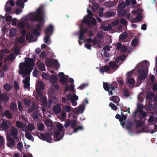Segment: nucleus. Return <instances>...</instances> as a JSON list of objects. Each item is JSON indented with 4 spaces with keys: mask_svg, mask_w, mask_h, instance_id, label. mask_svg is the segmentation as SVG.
<instances>
[{
    "mask_svg": "<svg viewBox=\"0 0 157 157\" xmlns=\"http://www.w3.org/2000/svg\"><path fill=\"white\" fill-rule=\"evenodd\" d=\"M35 62L32 58H25L24 62L21 63L19 65L18 73L19 75H22L23 78L25 76L30 75L34 66Z\"/></svg>",
    "mask_w": 157,
    "mask_h": 157,
    "instance_id": "obj_1",
    "label": "nucleus"
},
{
    "mask_svg": "<svg viewBox=\"0 0 157 157\" xmlns=\"http://www.w3.org/2000/svg\"><path fill=\"white\" fill-rule=\"evenodd\" d=\"M57 130L54 132V140L55 141H58L62 139L64 135V131L63 130V128L62 124L59 123L56 125Z\"/></svg>",
    "mask_w": 157,
    "mask_h": 157,
    "instance_id": "obj_2",
    "label": "nucleus"
},
{
    "mask_svg": "<svg viewBox=\"0 0 157 157\" xmlns=\"http://www.w3.org/2000/svg\"><path fill=\"white\" fill-rule=\"evenodd\" d=\"M43 10V9L42 8H38L36 12L30 17V20L33 22L34 21L37 22L42 21L43 20V17L42 16Z\"/></svg>",
    "mask_w": 157,
    "mask_h": 157,
    "instance_id": "obj_3",
    "label": "nucleus"
},
{
    "mask_svg": "<svg viewBox=\"0 0 157 157\" xmlns=\"http://www.w3.org/2000/svg\"><path fill=\"white\" fill-rule=\"evenodd\" d=\"M43 10V9L42 8H38L36 12L30 17V20L33 22L34 21L37 22L42 21L43 20V17L42 16Z\"/></svg>",
    "mask_w": 157,
    "mask_h": 157,
    "instance_id": "obj_4",
    "label": "nucleus"
},
{
    "mask_svg": "<svg viewBox=\"0 0 157 157\" xmlns=\"http://www.w3.org/2000/svg\"><path fill=\"white\" fill-rule=\"evenodd\" d=\"M82 23H84L89 28H92L96 25L97 21L96 19L92 16H88L84 17Z\"/></svg>",
    "mask_w": 157,
    "mask_h": 157,
    "instance_id": "obj_5",
    "label": "nucleus"
},
{
    "mask_svg": "<svg viewBox=\"0 0 157 157\" xmlns=\"http://www.w3.org/2000/svg\"><path fill=\"white\" fill-rule=\"evenodd\" d=\"M54 30L53 26L50 25L47 29L45 30V36L44 38V41L46 44H48L50 40V37L53 33Z\"/></svg>",
    "mask_w": 157,
    "mask_h": 157,
    "instance_id": "obj_6",
    "label": "nucleus"
},
{
    "mask_svg": "<svg viewBox=\"0 0 157 157\" xmlns=\"http://www.w3.org/2000/svg\"><path fill=\"white\" fill-rule=\"evenodd\" d=\"M103 87L104 90L108 92L110 95H113L112 91L115 89L114 87L111 84L107 82H103Z\"/></svg>",
    "mask_w": 157,
    "mask_h": 157,
    "instance_id": "obj_7",
    "label": "nucleus"
},
{
    "mask_svg": "<svg viewBox=\"0 0 157 157\" xmlns=\"http://www.w3.org/2000/svg\"><path fill=\"white\" fill-rule=\"evenodd\" d=\"M138 73L140 75L138 76L137 80L141 81L145 79L147 77L146 70L145 69H139L137 71Z\"/></svg>",
    "mask_w": 157,
    "mask_h": 157,
    "instance_id": "obj_8",
    "label": "nucleus"
},
{
    "mask_svg": "<svg viewBox=\"0 0 157 157\" xmlns=\"http://www.w3.org/2000/svg\"><path fill=\"white\" fill-rule=\"evenodd\" d=\"M40 137H39L40 139L43 140H45L48 142L50 143L52 140V138L50 135L47 133L44 134L42 133H40Z\"/></svg>",
    "mask_w": 157,
    "mask_h": 157,
    "instance_id": "obj_9",
    "label": "nucleus"
},
{
    "mask_svg": "<svg viewBox=\"0 0 157 157\" xmlns=\"http://www.w3.org/2000/svg\"><path fill=\"white\" fill-rule=\"evenodd\" d=\"M88 32V30L87 28H84L81 29L80 30V34L79 36V39L80 40H84V35Z\"/></svg>",
    "mask_w": 157,
    "mask_h": 157,
    "instance_id": "obj_10",
    "label": "nucleus"
},
{
    "mask_svg": "<svg viewBox=\"0 0 157 157\" xmlns=\"http://www.w3.org/2000/svg\"><path fill=\"white\" fill-rule=\"evenodd\" d=\"M52 110L55 114H59L62 110L60 105L59 104H58L54 105L53 107Z\"/></svg>",
    "mask_w": 157,
    "mask_h": 157,
    "instance_id": "obj_11",
    "label": "nucleus"
},
{
    "mask_svg": "<svg viewBox=\"0 0 157 157\" xmlns=\"http://www.w3.org/2000/svg\"><path fill=\"white\" fill-rule=\"evenodd\" d=\"M7 145L10 147H13L15 145V140L10 136L7 137Z\"/></svg>",
    "mask_w": 157,
    "mask_h": 157,
    "instance_id": "obj_12",
    "label": "nucleus"
},
{
    "mask_svg": "<svg viewBox=\"0 0 157 157\" xmlns=\"http://www.w3.org/2000/svg\"><path fill=\"white\" fill-rule=\"evenodd\" d=\"M18 130L16 128H13L11 129L10 132V134L12 137L14 139H17L18 138L17 134Z\"/></svg>",
    "mask_w": 157,
    "mask_h": 157,
    "instance_id": "obj_13",
    "label": "nucleus"
},
{
    "mask_svg": "<svg viewBox=\"0 0 157 157\" xmlns=\"http://www.w3.org/2000/svg\"><path fill=\"white\" fill-rule=\"evenodd\" d=\"M30 78L26 76L25 78L22 81L23 83L24 84V88L25 89L29 88L30 86L29 84Z\"/></svg>",
    "mask_w": 157,
    "mask_h": 157,
    "instance_id": "obj_14",
    "label": "nucleus"
},
{
    "mask_svg": "<svg viewBox=\"0 0 157 157\" xmlns=\"http://www.w3.org/2000/svg\"><path fill=\"white\" fill-rule=\"evenodd\" d=\"M67 98L68 100L72 101H76L78 99V97L75 94H74L71 95L70 94H69L67 96Z\"/></svg>",
    "mask_w": 157,
    "mask_h": 157,
    "instance_id": "obj_15",
    "label": "nucleus"
},
{
    "mask_svg": "<svg viewBox=\"0 0 157 157\" xmlns=\"http://www.w3.org/2000/svg\"><path fill=\"white\" fill-rule=\"evenodd\" d=\"M111 70L110 67L107 65H105L104 66L101 67L99 69V71L103 75L104 74V72H107Z\"/></svg>",
    "mask_w": 157,
    "mask_h": 157,
    "instance_id": "obj_16",
    "label": "nucleus"
},
{
    "mask_svg": "<svg viewBox=\"0 0 157 157\" xmlns=\"http://www.w3.org/2000/svg\"><path fill=\"white\" fill-rule=\"evenodd\" d=\"M1 99L4 101V103H6V102L9 101L10 97L6 93L2 94L1 95Z\"/></svg>",
    "mask_w": 157,
    "mask_h": 157,
    "instance_id": "obj_17",
    "label": "nucleus"
},
{
    "mask_svg": "<svg viewBox=\"0 0 157 157\" xmlns=\"http://www.w3.org/2000/svg\"><path fill=\"white\" fill-rule=\"evenodd\" d=\"M110 99L112 101L115 103L117 104V105H118L119 104L118 103L120 101V98L118 97L117 96H114L110 97Z\"/></svg>",
    "mask_w": 157,
    "mask_h": 157,
    "instance_id": "obj_18",
    "label": "nucleus"
},
{
    "mask_svg": "<svg viewBox=\"0 0 157 157\" xmlns=\"http://www.w3.org/2000/svg\"><path fill=\"white\" fill-rule=\"evenodd\" d=\"M10 109L13 112L17 111V109L16 103L14 102H12L10 105Z\"/></svg>",
    "mask_w": 157,
    "mask_h": 157,
    "instance_id": "obj_19",
    "label": "nucleus"
},
{
    "mask_svg": "<svg viewBox=\"0 0 157 157\" xmlns=\"http://www.w3.org/2000/svg\"><path fill=\"white\" fill-rule=\"evenodd\" d=\"M17 6L20 7L22 8H23L24 7V4L23 0H17L16 3Z\"/></svg>",
    "mask_w": 157,
    "mask_h": 157,
    "instance_id": "obj_20",
    "label": "nucleus"
},
{
    "mask_svg": "<svg viewBox=\"0 0 157 157\" xmlns=\"http://www.w3.org/2000/svg\"><path fill=\"white\" fill-rule=\"evenodd\" d=\"M147 116V113L144 111H140L138 115V117L140 120L144 118Z\"/></svg>",
    "mask_w": 157,
    "mask_h": 157,
    "instance_id": "obj_21",
    "label": "nucleus"
},
{
    "mask_svg": "<svg viewBox=\"0 0 157 157\" xmlns=\"http://www.w3.org/2000/svg\"><path fill=\"white\" fill-rule=\"evenodd\" d=\"M5 116L9 119H12L13 115L10 110H6L4 113Z\"/></svg>",
    "mask_w": 157,
    "mask_h": 157,
    "instance_id": "obj_22",
    "label": "nucleus"
},
{
    "mask_svg": "<svg viewBox=\"0 0 157 157\" xmlns=\"http://www.w3.org/2000/svg\"><path fill=\"white\" fill-rule=\"evenodd\" d=\"M39 69L41 71H45V67L44 64L42 62H40L38 65Z\"/></svg>",
    "mask_w": 157,
    "mask_h": 157,
    "instance_id": "obj_23",
    "label": "nucleus"
},
{
    "mask_svg": "<svg viewBox=\"0 0 157 157\" xmlns=\"http://www.w3.org/2000/svg\"><path fill=\"white\" fill-rule=\"evenodd\" d=\"M59 81L62 83L63 85H66L67 84L68 80L66 77H64L60 78Z\"/></svg>",
    "mask_w": 157,
    "mask_h": 157,
    "instance_id": "obj_24",
    "label": "nucleus"
},
{
    "mask_svg": "<svg viewBox=\"0 0 157 157\" xmlns=\"http://www.w3.org/2000/svg\"><path fill=\"white\" fill-rule=\"evenodd\" d=\"M128 34L127 33L124 32L122 33L119 36V39L120 40H124L127 37Z\"/></svg>",
    "mask_w": 157,
    "mask_h": 157,
    "instance_id": "obj_25",
    "label": "nucleus"
},
{
    "mask_svg": "<svg viewBox=\"0 0 157 157\" xmlns=\"http://www.w3.org/2000/svg\"><path fill=\"white\" fill-rule=\"evenodd\" d=\"M57 80V78L55 75H52L51 76L50 79V81L51 83L54 84Z\"/></svg>",
    "mask_w": 157,
    "mask_h": 157,
    "instance_id": "obj_26",
    "label": "nucleus"
},
{
    "mask_svg": "<svg viewBox=\"0 0 157 157\" xmlns=\"http://www.w3.org/2000/svg\"><path fill=\"white\" fill-rule=\"evenodd\" d=\"M144 124V122L141 120H137V122L135 123V126L137 128L141 127Z\"/></svg>",
    "mask_w": 157,
    "mask_h": 157,
    "instance_id": "obj_27",
    "label": "nucleus"
},
{
    "mask_svg": "<svg viewBox=\"0 0 157 157\" xmlns=\"http://www.w3.org/2000/svg\"><path fill=\"white\" fill-rule=\"evenodd\" d=\"M110 67L113 69L118 67V65L114 61H111L109 63Z\"/></svg>",
    "mask_w": 157,
    "mask_h": 157,
    "instance_id": "obj_28",
    "label": "nucleus"
},
{
    "mask_svg": "<svg viewBox=\"0 0 157 157\" xmlns=\"http://www.w3.org/2000/svg\"><path fill=\"white\" fill-rule=\"evenodd\" d=\"M33 34H31L29 32L27 33L26 36V38L27 40H30L31 41H33Z\"/></svg>",
    "mask_w": 157,
    "mask_h": 157,
    "instance_id": "obj_29",
    "label": "nucleus"
},
{
    "mask_svg": "<svg viewBox=\"0 0 157 157\" xmlns=\"http://www.w3.org/2000/svg\"><path fill=\"white\" fill-rule=\"evenodd\" d=\"M46 66L49 67H51L53 64V60L52 59H49L46 61Z\"/></svg>",
    "mask_w": 157,
    "mask_h": 157,
    "instance_id": "obj_30",
    "label": "nucleus"
},
{
    "mask_svg": "<svg viewBox=\"0 0 157 157\" xmlns=\"http://www.w3.org/2000/svg\"><path fill=\"white\" fill-rule=\"evenodd\" d=\"M39 23L36 25V28L37 29L40 30H41V27L44 26V23L42 21L39 22Z\"/></svg>",
    "mask_w": 157,
    "mask_h": 157,
    "instance_id": "obj_31",
    "label": "nucleus"
},
{
    "mask_svg": "<svg viewBox=\"0 0 157 157\" xmlns=\"http://www.w3.org/2000/svg\"><path fill=\"white\" fill-rule=\"evenodd\" d=\"M23 101L24 104L26 106H29L30 105L31 102L30 100L25 98L24 99Z\"/></svg>",
    "mask_w": 157,
    "mask_h": 157,
    "instance_id": "obj_32",
    "label": "nucleus"
},
{
    "mask_svg": "<svg viewBox=\"0 0 157 157\" xmlns=\"http://www.w3.org/2000/svg\"><path fill=\"white\" fill-rule=\"evenodd\" d=\"M134 20H136V21L139 22L142 20V16H141V14L140 12L139 13L136 17L134 19Z\"/></svg>",
    "mask_w": 157,
    "mask_h": 157,
    "instance_id": "obj_33",
    "label": "nucleus"
},
{
    "mask_svg": "<svg viewBox=\"0 0 157 157\" xmlns=\"http://www.w3.org/2000/svg\"><path fill=\"white\" fill-rule=\"evenodd\" d=\"M37 106L35 104H33L32 106L28 109V111L30 113H32L36 108Z\"/></svg>",
    "mask_w": 157,
    "mask_h": 157,
    "instance_id": "obj_34",
    "label": "nucleus"
},
{
    "mask_svg": "<svg viewBox=\"0 0 157 157\" xmlns=\"http://www.w3.org/2000/svg\"><path fill=\"white\" fill-rule=\"evenodd\" d=\"M154 96V94L153 92L151 91L148 93L147 95L146 98L147 99H151Z\"/></svg>",
    "mask_w": 157,
    "mask_h": 157,
    "instance_id": "obj_35",
    "label": "nucleus"
},
{
    "mask_svg": "<svg viewBox=\"0 0 157 157\" xmlns=\"http://www.w3.org/2000/svg\"><path fill=\"white\" fill-rule=\"evenodd\" d=\"M77 124V121L75 120H74L71 121V122L70 121V126L71 127L74 129L75 128V126Z\"/></svg>",
    "mask_w": 157,
    "mask_h": 157,
    "instance_id": "obj_36",
    "label": "nucleus"
},
{
    "mask_svg": "<svg viewBox=\"0 0 157 157\" xmlns=\"http://www.w3.org/2000/svg\"><path fill=\"white\" fill-rule=\"evenodd\" d=\"M1 127L3 129L5 130L9 128V126L6 122H2L1 124Z\"/></svg>",
    "mask_w": 157,
    "mask_h": 157,
    "instance_id": "obj_37",
    "label": "nucleus"
},
{
    "mask_svg": "<svg viewBox=\"0 0 157 157\" xmlns=\"http://www.w3.org/2000/svg\"><path fill=\"white\" fill-rule=\"evenodd\" d=\"M25 137L29 140L33 139V136L29 132H26L25 133Z\"/></svg>",
    "mask_w": 157,
    "mask_h": 157,
    "instance_id": "obj_38",
    "label": "nucleus"
},
{
    "mask_svg": "<svg viewBox=\"0 0 157 157\" xmlns=\"http://www.w3.org/2000/svg\"><path fill=\"white\" fill-rule=\"evenodd\" d=\"M37 29L34 28L32 29V33L35 35L39 36L40 35V33L38 32Z\"/></svg>",
    "mask_w": 157,
    "mask_h": 157,
    "instance_id": "obj_39",
    "label": "nucleus"
},
{
    "mask_svg": "<svg viewBox=\"0 0 157 157\" xmlns=\"http://www.w3.org/2000/svg\"><path fill=\"white\" fill-rule=\"evenodd\" d=\"M128 83L131 85H134L135 83V80L133 78H129L128 80Z\"/></svg>",
    "mask_w": 157,
    "mask_h": 157,
    "instance_id": "obj_40",
    "label": "nucleus"
},
{
    "mask_svg": "<svg viewBox=\"0 0 157 157\" xmlns=\"http://www.w3.org/2000/svg\"><path fill=\"white\" fill-rule=\"evenodd\" d=\"M72 107L68 105H66L64 106V109L66 111L67 113H70L71 111Z\"/></svg>",
    "mask_w": 157,
    "mask_h": 157,
    "instance_id": "obj_41",
    "label": "nucleus"
},
{
    "mask_svg": "<svg viewBox=\"0 0 157 157\" xmlns=\"http://www.w3.org/2000/svg\"><path fill=\"white\" fill-rule=\"evenodd\" d=\"M27 128L29 130L31 131L34 130L35 128L34 125L30 123L28 124Z\"/></svg>",
    "mask_w": 157,
    "mask_h": 157,
    "instance_id": "obj_42",
    "label": "nucleus"
},
{
    "mask_svg": "<svg viewBox=\"0 0 157 157\" xmlns=\"http://www.w3.org/2000/svg\"><path fill=\"white\" fill-rule=\"evenodd\" d=\"M138 39L135 38L133 39L132 42V45L133 47H135L138 44Z\"/></svg>",
    "mask_w": 157,
    "mask_h": 157,
    "instance_id": "obj_43",
    "label": "nucleus"
},
{
    "mask_svg": "<svg viewBox=\"0 0 157 157\" xmlns=\"http://www.w3.org/2000/svg\"><path fill=\"white\" fill-rule=\"evenodd\" d=\"M114 13L113 11H111L108 12L106 15V17H113L114 16Z\"/></svg>",
    "mask_w": 157,
    "mask_h": 157,
    "instance_id": "obj_44",
    "label": "nucleus"
},
{
    "mask_svg": "<svg viewBox=\"0 0 157 157\" xmlns=\"http://www.w3.org/2000/svg\"><path fill=\"white\" fill-rule=\"evenodd\" d=\"M44 128V124L42 123H40L38 126V129L40 131L43 130Z\"/></svg>",
    "mask_w": 157,
    "mask_h": 157,
    "instance_id": "obj_45",
    "label": "nucleus"
},
{
    "mask_svg": "<svg viewBox=\"0 0 157 157\" xmlns=\"http://www.w3.org/2000/svg\"><path fill=\"white\" fill-rule=\"evenodd\" d=\"M143 105L141 104L138 105L137 106V110H138V111H139L140 112V111H144L143 110Z\"/></svg>",
    "mask_w": 157,
    "mask_h": 157,
    "instance_id": "obj_46",
    "label": "nucleus"
},
{
    "mask_svg": "<svg viewBox=\"0 0 157 157\" xmlns=\"http://www.w3.org/2000/svg\"><path fill=\"white\" fill-rule=\"evenodd\" d=\"M17 26L20 29L23 28L25 26V24L24 22H20L18 23Z\"/></svg>",
    "mask_w": 157,
    "mask_h": 157,
    "instance_id": "obj_47",
    "label": "nucleus"
},
{
    "mask_svg": "<svg viewBox=\"0 0 157 157\" xmlns=\"http://www.w3.org/2000/svg\"><path fill=\"white\" fill-rule=\"evenodd\" d=\"M54 66L55 68H58L60 65L58 61L56 59H54L53 62Z\"/></svg>",
    "mask_w": 157,
    "mask_h": 157,
    "instance_id": "obj_48",
    "label": "nucleus"
},
{
    "mask_svg": "<svg viewBox=\"0 0 157 157\" xmlns=\"http://www.w3.org/2000/svg\"><path fill=\"white\" fill-rule=\"evenodd\" d=\"M99 6L97 3H94L92 5V9L93 10L95 11L98 9Z\"/></svg>",
    "mask_w": 157,
    "mask_h": 157,
    "instance_id": "obj_49",
    "label": "nucleus"
},
{
    "mask_svg": "<svg viewBox=\"0 0 157 157\" xmlns=\"http://www.w3.org/2000/svg\"><path fill=\"white\" fill-rule=\"evenodd\" d=\"M10 35L12 36L15 35L16 33V30L15 28H12L10 30Z\"/></svg>",
    "mask_w": 157,
    "mask_h": 157,
    "instance_id": "obj_50",
    "label": "nucleus"
},
{
    "mask_svg": "<svg viewBox=\"0 0 157 157\" xmlns=\"http://www.w3.org/2000/svg\"><path fill=\"white\" fill-rule=\"evenodd\" d=\"M4 88L6 91H9L11 89V86L8 84H6L4 85Z\"/></svg>",
    "mask_w": 157,
    "mask_h": 157,
    "instance_id": "obj_51",
    "label": "nucleus"
},
{
    "mask_svg": "<svg viewBox=\"0 0 157 157\" xmlns=\"http://www.w3.org/2000/svg\"><path fill=\"white\" fill-rule=\"evenodd\" d=\"M109 106H110L111 109L113 110L116 111L117 109V107L116 105L112 103V102H110L109 104Z\"/></svg>",
    "mask_w": 157,
    "mask_h": 157,
    "instance_id": "obj_52",
    "label": "nucleus"
},
{
    "mask_svg": "<svg viewBox=\"0 0 157 157\" xmlns=\"http://www.w3.org/2000/svg\"><path fill=\"white\" fill-rule=\"evenodd\" d=\"M83 129V127L81 126H79L77 128H75L74 129L73 132L74 133L76 132L77 131L79 130H82Z\"/></svg>",
    "mask_w": 157,
    "mask_h": 157,
    "instance_id": "obj_53",
    "label": "nucleus"
},
{
    "mask_svg": "<svg viewBox=\"0 0 157 157\" xmlns=\"http://www.w3.org/2000/svg\"><path fill=\"white\" fill-rule=\"evenodd\" d=\"M137 122V120L135 118L133 121H130L128 123V124L131 127L133 125H135V123Z\"/></svg>",
    "mask_w": 157,
    "mask_h": 157,
    "instance_id": "obj_54",
    "label": "nucleus"
},
{
    "mask_svg": "<svg viewBox=\"0 0 157 157\" xmlns=\"http://www.w3.org/2000/svg\"><path fill=\"white\" fill-rule=\"evenodd\" d=\"M121 114L122 115V116L120 118V121H126V120L127 119V116L124 114V113L122 112H121Z\"/></svg>",
    "mask_w": 157,
    "mask_h": 157,
    "instance_id": "obj_55",
    "label": "nucleus"
},
{
    "mask_svg": "<svg viewBox=\"0 0 157 157\" xmlns=\"http://www.w3.org/2000/svg\"><path fill=\"white\" fill-rule=\"evenodd\" d=\"M126 7V4L124 2H121L118 5V8L119 9H121L124 8Z\"/></svg>",
    "mask_w": 157,
    "mask_h": 157,
    "instance_id": "obj_56",
    "label": "nucleus"
},
{
    "mask_svg": "<svg viewBox=\"0 0 157 157\" xmlns=\"http://www.w3.org/2000/svg\"><path fill=\"white\" fill-rule=\"evenodd\" d=\"M7 4L5 6V8L6 12L7 13H10L12 11V8L10 6H7Z\"/></svg>",
    "mask_w": 157,
    "mask_h": 157,
    "instance_id": "obj_57",
    "label": "nucleus"
},
{
    "mask_svg": "<svg viewBox=\"0 0 157 157\" xmlns=\"http://www.w3.org/2000/svg\"><path fill=\"white\" fill-rule=\"evenodd\" d=\"M17 147L18 149L21 151L22 149L23 148V145L21 143L18 142L17 144Z\"/></svg>",
    "mask_w": 157,
    "mask_h": 157,
    "instance_id": "obj_58",
    "label": "nucleus"
},
{
    "mask_svg": "<svg viewBox=\"0 0 157 157\" xmlns=\"http://www.w3.org/2000/svg\"><path fill=\"white\" fill-rule=\"evenodd\" d=\"M18 109L20 112H22L23 110L22 105L20 101H18L17 102Z\"/></svg>",
    "mask_w": 157,
    "mask_h": 157,
    "instance_id": "obj_59",
    "label": "nucleus"
},
{
    "mask_svg": "<svg viewBox=\"0 0 157 157\" xmlns=\"http://www.w3.org/2000/svg\"><path fill=\"white\" fill-rule=\"evenodd\" d=\"M20 49L18 47H16L14 49V52L17 55L20 54Z\"/></svg>",
    "mask_w": 157,
    "mask_h": 157,
    "instance_id": "obj_60",
    "label": "nucleus"
},
{
    "mask_svg": "<svg viewBox=\"0 0 157 157\" xmlns=\"http://www.w3.org/2000/svg\"><path fill=\"white\" fill-rule=\"evenodd\" d=\"M84 109V106L83 105L79 106L77 109V111L78 112H82Z\"/></svg>",
    "mask_w": 157,
    "mask_h": 157,
    "instance_id": "obj_61",
    "label": "nucleus"
},
{
    "mask_svg": "<svg viewBox=\"0 0 157 157\" xmlns=\"http://www.w3.org/2000/svg\"><path fill=\"white\" fill-rule=\"evenodd\" d=\"M127 48L126 46L125 45L122 46L121 49V52H123L124 53H125L127 51Z\"/></svg>",
    "mask_w": 157,
    "mask_h": 157,
    "instance_id": "obj_62",
    "label": "nucleus"
},
{
    "mask_svg": "<svg viewBox=\"0 0 157 157\" xmlns=\"http://www.w3.org/2000/svg\"><path fill=\"white\" fill-rule=\"evenodd\" d=\"M16 126L19 128H21L23 126L21 122L19 121H17L16 122Z\"/></svg>",
    "mask_w": 157,
    "mask_h": 157,
    "instance_id": "obj_63",
    "label": "nucleus"
},
{
    "mask_svg": "<svg viewBox=\"0 0 157 157\" xmlns=\"http://www.w3.org/2000/svg\"><path fill=\"white\" fill-rule=\"evenodd\" d=\"M120 22L124 25H126L128 23L127 21L124 18H122L121 19Z\"/></svg>",
    "mask_w": 157,
    "mask_h": 157,
    "instance_id": "obj_64",
    "label": "nucleus"
}]
</instances>
